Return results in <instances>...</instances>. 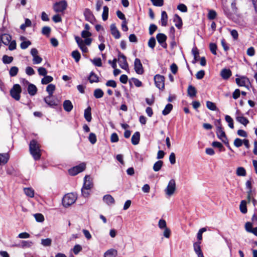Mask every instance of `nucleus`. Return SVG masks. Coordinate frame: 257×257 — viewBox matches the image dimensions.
Wrapping results in <instances>:
<instances>
[{
	"mask_svg": "<svg viewBox=\"0 0 257 257\" xmlns=\"http://www.w3.org/2000/svg\"><path fill=\"white\" fill-rule=\"evenodd\" d=\"M31 44V42L30 41H23L21 43L20 45V47L22 49H26Z\"/></svg>",
	"mask_w": 257,
	"mask_h": 257,
	"instance_id": "obj_59",
	"label": "nucleus"
},
{
	"mask_svg": "<svg viewBox=\"0 0 257 257\" xmlns=\"http://www.w3.org/2000/svg\"><path fill=\"white\" fill-rule=\"evenodd\" d=\"M93 64L98 67H100L102 66L101 60L100 58H94L93 60H92Z\"/></svg>",
	"mask_w": 257,
	"mask_h": 257,
	"instance_id": "obj_62",
	"label": "nucleus"
},
{
	"mask_svg": "<svg viewBox=\"0 0 257 257\" xmlns=\"http://www.w3.org/2000/svg\"><path fill=\"white\" fill-rule=\"evenodd\" d=\"M176 189V187L175 180L172 179L169 182L168 185L165 189L164 191L167 196L170 197L174 194Z\"/></svg>",
	"mask_w": 257,
	"mask_h": 257,
	"instance_id": "obj_4",
	"label": "nucleus"
},
{
	"mask_svg": "<svg viewBox=\"0 0 257 257\" xmlns=\"http://www.w3.org/2000/svg\"><path fill=\"white\" fill-rule=\"evenodd\" d=\"M134 67L136 72L138 74H142L144 73L143 65L140 60L136 58L135 60Z\"/></svg>",
	"mask_w": 257,
	"mask_h": 257,
	"instance_id": "obj_10",
	"label": "nucleus"
},
{
	"mask_svg": "<svg viewBox=\"0 0 257 257\" xmlns=\"http://www.w3.org/2000/svg\"><path fill=\"white\" fill-rule=\"evenodd\" d=\"M233 144L236 147L239 148L242 145L243 140L239 138H236L234 141Z\"/></svg>",
	"mask_w": 257,
	"mask_h": 257,
	"instance_id": "obj_57",
	"label": "nucleus"
},
{
	"mask_svg": "<svg viewBox=\"0 0 257 257\" xmlns=\"http://www.w3.org/2000/svg\"><path fill=\"white\" fill-rule=\"evenodd\" d=\"M88 80L91 83L98 82L99 81L98 77L93 72H91L90 73Z\"/></svg>",
	"mask_w": 257,
	"mask_h": 257,
	"instance_id": "obj_30",
	"label": "nucleus"
},
{
	"mask_svg": "<svg viewBox=\"0 0 257 257\" xmlns=\"http://www.w3.org/2000/svg\"><path fill=\"white\" fill-rule=\"evenodd\" d=\"M45 102L50 107H54L58 104V101L52 98V96H48L44 98Z\"/></svg>",
	"mask_w": 257,
	"mask_h": 257,
	"instance_id": "obj_13",
	"label": "nucleus"
},
{
	"mask_svg": "<svg viewBox=\"0 0 257 257\" xmlns=\"http://www.w3.org/2000/svg\"><path fill=\"white\" fill-rule=\"evenodd\" d=\"M225 119L226 121L228 123L229 127L231 128H233L234 124L233 119L229 115H226L225 116Z\"/></svg>",
	"mask_w": 257,
	"mask_h": 257,
	"instance_id": "obj_45",
	"label": "nucleus"
},
{
	"mask_svg": "<svg viewBox=\"0 0 257 257\" xmlns=\"http://www.w3.org/2000/svg\"><path fill=\"white\" fill-rule=\"evenodd\" d=\"M161 25L162 26H166L168 23V15L165 11H162L161 13Z\"/></svg>",
	"mask_w": 257,
	"mask_h": 257,
	"instance_id": "obj_25",
	"label": "nucleus"
},
{
	"mask_svg": "<svg viewBox=\"0 0 257 257\" xmlns=\"http://www.w3.org/2000/svg\"><path fill=\"white\" fill-rule=\"evenodd\" d=\"M84 15L86 21L92 22L94 20V17L92 12L89 9H85L84 11Z\"/></svg>",
	"mask_w": 257,
	"mask_h": 257,
	"instance_id": "obj_14",
	"label": "nucleus"
},
{
	"mask_svg": "<svg viewBox=\"0 0 257 257\" xmlns=\"http://www.w3.org/2000/svg\"><path fill=\"white\" fill-rule=\"evenodd\" d=\"M156 40L154 37H151L148 41V46L152 49H154L156 45Z\"/></svg>",
	"mask_w": 257,
	"mask_h": 257,
	"instance_id": "obj_51",
	"label": "nucleus"
},
{
	"mask_svg": "<svg viewBox=\"0 0 257 257\" xmlns=\"http://www.w3.org/2000/svg\"><path fill=\"white\" fill-rule=\"evenodd\" d=\"M42 58L39 56L37 55L33 57V63L34 64H38L42 62Z\"/></svg>",
	"mask_w": 257,
	"mask_h": 257,
	"instance_id": "obj_60",
	"label": "nucleus"
},
{
	"mask_svg": "<svg viewBox=\"0 0 257 257\" xmlns=\"http://www.w3.org/2000/svg\"><path fill=\"white\" fill-rule=\"evenodd\" d=\"M2 43L5 45H8L12 40L11 35L8 34H4L1 35Z\"/></svg>",
	"mask_w": 257,
	"mask_h": 257,
	"instance_id": "obj_20",
	"label": "nucleus"
},
{
	"mask_svg": "<svg viewBox=\"0 0 257 257\" xmlns=\"http://www.w3.org/2000/svg\"><path fill=\"white\" fill-rule=\"evenodd\" d=\"M93 186V184L90 176L89 175H86L84 178V183L82 188L91 190Z\"/></svg>",
	"mask_w": 257,
	"mask_h": 257,
	"instance_id": "obj_11",
	"label": "nucleus"
},
{
	"mask_svg": "<svg viewBox=\"0 0 257 257\" xmlns=\"http://www.w3.org/2000/svg\"><path fill=\"white\" fill-rule=\"evenodd\" d=\"M200 244V241L196 242L193 244L194 250L197 255L202 253L201 249Z\"/></svg>",
	"mask_w": 257,
	"mask_h": 257,
	"instance_id": "obj_32",
	"label": "nucleus"
},
{
	"mask_svg": "<svg viewBox=\"0 0 257 257\" xmlns=\"http://www.w3.org/2000/svg\"><path fill=\"white\" fill-rule=\"evenodd\" d=\"M118 61L119 66L123 69L126 70L128 65L126 61V57L122 54L119 53L118 55Z\"/></svg>",
	"mask_w": 257,
	"mask_h": 257,
	"instance_id": "obj_9",
	"label": "nucleus"
},
{
	"mask_svg": "<svg viewBox=\"0 0 257 257\" xmlns=\"http://www.w3.org/2000/svg\"><path fill=\"white\" fill-rule=\"evenodd\" d=\"M163 162L162 161L159 160L157 161L153 166V170L155 172H158L160 171L163 166Z\"/></svg>",
	"mask_w": 257,
	"mask_h": 257,
	"instance_id": "obj_34",
	"label": "nucleus"
},
{
	"mask_svg": "<svg viewBox=\"0 0 257 257\" xmlns=\"http://www.w3.org/2000/svg\"><path fill=\"white\" fill-rule=\"evenodd\" d=\"M84 117L86 120L90 122L91 120V108L90 107H87L84 111Z\"/></svg>",
	"mask_w": 257,
	"mask_h": 257,
	"instance_id": "obj_31",
	"label": "nucleus"
},
{
	"mask_svg": "<svg viewBox=\"0 0 257 257\" xmlns=\"http://www.w3.org/2000/svg\"><path fill=\"white\" fill-rule=\"evenodd\" d=\"M206 106L209 109L212 111H216L218 110L215 104L210 101H207L206 102Z\"/></svg>",
	"mask_w": 257,
	"mask_h": 257,
	"instance_id": "obj_40",
	"label": "nucleus"
},
{
	"mask_svg": "<svg viewBox=\"0 0 257 257\" xmlns=\"http://www.w3.org/2000/svg\"><path fill=\"white\" fill-rule=\"evenodd\" d=\"M53 80V78L49 75H46L41 80V83L43 84H47L50 82H52Z\"/></svg>",
	"mask_w": 257,
	"mask_h": 257,
	"instance_id": "obj_41",
	"label": "nucleus"
},
{
	"mask_svg": "<svg viewBox=\"0 0 257 257\" xmlns=\"http://www.w3.org/2000/svg\"><path fill=\"white\" fill-rule=\"evenodd\" d=\"M51 32V28L48 26H45L42 28V33L46 36H49Z\"/></svg>",
	"mask_w": 257,
	"mask_h": 257,
	"instance_id": "obj_58",
	"label": "nucleus"
},
{
	"mask_svg": "<svg viewBox=\"0 0 257 257\" xmlns=\"http://www.w3.org/2000/svg\"><path fill=\"white\" fill-rule=\"evenodd\" d=\"M247 201L246 200H241L239 205V209L240 212L243 214L247 213V209L246 207Z\"/></svg>",
	"mask_w": 257,
	"mask_h": 257,
	"instance_id": "obj_28",
	"label": "nucleus"
},
{
	"mask_svg": "<svg viewBox=\"0 0 257 257\" xmlns=\"http://www.w3.org/2000/svg\"><path fill=\"white\" fill-rule=\"evenodd\" d=\"M22 92V89L20 85L18 84H14L10 90L11 96L16 100H19L21 97L20 94Z\"/></svg>",
	"mask_w": 257,
	"mask_h": 257,
	"instance_id": "obj_3",
	"label": "nucleus"
},
{
	"mask_svg": "<svg viewBox=\"0 0 257 257\" xmlns=\"http://www.w3.org/2000/svg\"><path fill=\"white\" fill-rule=\"evenodd\" d=\"M19 69L16 66H13L11 68L10 71H9V74L10 75L11 77H14L16 76L18 73Z\"/></svg>",
	"mask_w": 257,
	"mask_h": 257,
	"instance_id": "obj_43",
	"label": "nucleus"
},
{
	"mask_svg": "<svg viewBox=\"0 0 257 257\" xmlns=\"http://www.w3.org/2000/svg\"><path fill=\"white\" fill-rule=\"evenodd\" d=\"M236 174L238 176H245L246 175V172L243 167H239L237 168Z\"/></svg>",
	"mask_w": 257,
	"mask_h": 257,
	"instance_id": "obj_36",
	"label": "nucleus"
},
{
	"mask_svg": "<svg viewBox=\"0 0 257 257\" xmlns=\"http://www.w3.org/2000/svg\"><path fill=\"white\" fill-rule=\"evenodd\" d=\"M36 220L38 222H43L44 220V216L40 213H37L34 215Z\"/></svg>",
	"mask_w": 257,
	"mask_h": 257,
	"instance_id": "obj_64",
	"label": "nucleus"
},
{
	"mask_svg": "<svg viewBox=\"0 0 257 257\" xmlns=\"http://www.w3.org/2000/svg\"><path fill=\"white\" fill-rule=\"evenodd\" d=\"M27 90L28 93L30 95L34 96L36 94L37 92V88L35 85L33 84H29V86H28Z\"/></svg>",
	"mask_w": 257,
	"mask_h": 257,
	"instance_id": "obj_23",
	"label": "nucleus"
},
{
	"mask_svg": "<svg viewBox=\"0 0 257 257\" xmlns=\"http://www.w3.org/2000/svg\"><path fill=\"white\" fill-rule=\"evenodd\" d=\"M10 158L8 153L0 154V165L6 164Z\"/></svg>",
	"mask_w": 257,
	"mask_h": 257,
	"instance_id": "obj_22",
	"label": "nucleus"
},
{
	"mask_svg": "<svg viewBox=\"0 0 257 257\" xmlns=\"http://www.w3.org/2000/svg\"><path fill=\"white\" fill-rule=\"evenodd\" d=\"M71 56L75 59L76 62L79 61L81 55L78 50L73 51L71 53Z\"/></svg>",
	"mask_w": 257,
	"mask_h": 257,
	"instance_id": "obj_39",
	"label": "nucleus"
},
{
	"mask_svg": "<svg viewBox=\"0 0 257 257\" xmlns=\"http://www.w3.org/2000/svg\"><path fill=\"white\" fill-rule=\"evenodd\" d=\"M174 22H175V26L180 29L182 26V21L181 18L177 14L175 15L174 17Z\"/></svg>",
	"mask_w": 257,
	"mask_h": 257,
	"instance_id": "obj_27",
	"label": "nucleus"
},
{
	"mask_svg": "<svg viewBox=\"0 0 257 257\" xmlns=\"http://www.w3.org/2000/svg\"><path fill=\"white\" fill-rule=\"evenodd\" d=\"M216 135L217 137L223 142L227 140V137L222 127H217L216 129Z\"/></svg>",
	"mask_w": 257,
	"mask_h": 257,
	"instance_id": "obj_12",
	"label": "nucleus"
},
{
	"mask_svg": "<svg viewBox=\"0 0 257 257\" xmlns=\"http://www.w3.org/2000/svg\"><path fill=\"white\" fill-rule=\"evenodd\" d=\"M108 12L109 9L107 6L103 7V13L102 14V18L104 21H105L107 20L108 17Z\"/></svg>",
	"mask_w": 257,
	"mask_h": 257,
	"instance_id": "obj_38",
	"label": "nucleus"
},
{
	"mask_svg": "<svg viewBox=\"0 0 257 257\" xmlns=\"http://www.w3.org/2000/svg\"><path fill=\"white\" fill-rule=\"evenodd\" d=\"M209 48L210 51L213 54H216L217 46L215 43H210L209 45Z\"/></svg>",
	"mask_w": 257,
	"mask_h": 257,
	"instance_id": "obj_61",
	"label": "nucleus"
},
{
	"mask_svg": "<svg viewBox=\"0 0 257 257\" xmlns=\"http://www.w3.org/2000/svg\"><path fill=\"white\" fill-rule=\"evenodd\" d=\"M117 255V250L111 248L107 250L104 253V257H116Z\"/></svg>",
	"mask_w": 257,
	"mask_h": 257,
	"instance_id": "obj_19",
	"label": "nucleus"
},
{
	"mask_svg": "<svg viewBox=\"0 0 257 257\" xmlns=\"http://www.w3.org/2000/svg\"><path fill=\"white\" fill-rule=\"evenodd\" d=\"M192 53L194 56V60L193 61V63H195L197 61V57L199 55V52L197 49V48H194L192 50Z\"/></svg>",
	"mask_w": 257,
	"mask_h": 257,
	"instance_id": "obj_50",
	"label": "nucleus"
},
{
	"mask_svg": "<svg viewBox=\"0 0 257 257\" xmlns=\"http://www.w3.org/2000/svg\"><path fill=\"white\" fill-rule=\"evenodd\" d=\"M76 194L70 193L64 195L62 199V204L65 207H67L74 203L77 200Z\"/></svg>",
	"mask_w": 257,
	"mask_h": 257,
	"instance_id": "obj_2",
	"label": "nucleus"
},
{
	"mask_svg": "<svg viewBox=\"0 0 257 257\" xmlns=\"http://www.w3.org/2000/svg\"><path fill=\"white\" fill-rule=\"evenodd\" d=\"M55 89V86L53 84H49L46 88V91L50 96H53V94Z\"/></svg>",
	"mask_w": 257,
	"mask_h": 257,
	"instance_id": "obj_35",
	"label": "nucleus"
},
{
	"mask_svg": "<svg viewBox=\"0 0 257 257\" xmlns=\"http://www.w3.org/2000/svg\"><path fill=\"white\" fill-rule=\"evenodd\" d=\"M2 60L4 64H10L13 61V57L5 55L3 56Z\"/></svg>",
	"mask_w": 257,
	"mask_h": 257,
	"instance_id": "obj_44",
	"label": "nucleus"
},
{
	"mask_svg": "<svg viewBox=\"0 0 257 257\" xmlns=\"http://www.w3.org/2000/svg\"><path fill=\"white\" fill-rule=\"evenodd\" d=\"M196 90L195 87L190 85L187 89L188 95L191 97H194L196 95Z\"/></svg>",
	"mask_w": 257,
	"mask_h": 257,
	"instance_id": "obj_26",
	"label": "nucleus"
},
{
	"mask_svg": "<svg viewBox=\"0 0 257 257\" xmlns=\"http://www.w3.org/2000/svg\"><path fill=\"white\" fill-rule=\"evenodd\" d=\"M64 109L67 112L71 111L73 107L72 102L69 100H66L63 104Z\"/></svg>",
	"mask_w": 257,
	"mask_h": 257,
	"instance_id": "obj_18",
	"label": "nucleus"
},
{
	"mask_svg": "<svg viewBox=\"0 0 257 257\" xmlns=\"http://www.w3.org/2000/svg\"><path fill=\"white\" fill-rule=\"evenodd\" d=\"M86 168V164L84 163H82L79 165L73 167L69 170V173L72 176H75L78 173L83 171Z\"/></svg>",
	"mask_w": 257,
	"mask_h": 257,
	"instance_id": "obj_6",
	"label": "nucleus"
},
{
	"mask_svg": "<svg viewBox=\"0 0 257 257\" xmlns=\"http://www.w3.org/2000/svg\"><path fill=\"white\" fill-rule=\"evenodd\" d=\"M140 140V134L139 132H136L134 133V134L133 135L131 141L132 143L134 145H137L139 143Z\"/></svg>",
	"mask_w": 257,
	"mask_h": 257,
	"instance_id": "obj_21",
	"label": "nucleus"
},
{
	"mask_svg": "<svg viewBox=\"0 0 257 257\" xmlns=\"http://www.w3.org/2000/svg\"><path fill=\"white\" fill-rule=\"evenodd\" d=\"M90 190H89V189H86L85 188H82V189H81L82 195L85 198L88 197V196L90 195Z\"/></svg>",
	"mask_w": 257,
	"mask_h": 257,
	"instance_id": "obj_63",
	"label": "nucleus"
},
{
	"mask_svg": "<svg viewBox=\"0 0 257 257\" xmlns=\"http://www.w3.org/2000/svg\"><path fill=\"white\" fill-rule=\"evenodd\" d=\"M231 75V71L229 69H223L220 72L221 76L223 79L225 80L228 79Z\"/></svg>",
	"mask_w": 257,
	"mask_h": 257,
	"instance_id": "obj_17",
	"label": "nucleus"
},
{
	"mask_svg": "<svg viewBox=\"0 0 257 257\" xmlns=\"http://www.w3.org/2000/svg\"><path fill=\"white\" fill-rule=\"evenodd\" d=\"M88 140L92 144H94L97 141L96 136L95 134L91 133L89 134Z\"/></svg>",
	"mask_w": 257,
	"mask_h": 257,
	"instance_id": "obj_48",
	"label": "nucleus"
},
{
	"mask_svg": "<svg viewBox=\"0 0 257 257\" xmlns=\"http://www.w3.org/2000/svg\"><path fill=\"white\" fill-rule=\"evenodd\" d=\"M25 194L30 197H33L34 196V190L31 188H25L24 189Z\"/></svg>",
	"mask_w": 257,
	"mask_h": 257,
	"instance_id": "obj_42",
	"label": "nucleus"
},
{
	"mask_svg": "<svg viewBox=\"0 0 257 257\" xmlns=\"http://www.w3.org/2000/svg\"><path fill=\"white\" fill-rule=\"evenodd\" d=\"M67 7V3L65 1H61L56 3L53 5V9L57 13L64 12Z\"/></svg>",
	"mask_w": 257,
	"mask_h": 257,
	"instance_id": "obj_7",
	"label": "nucleus"
},
{
	"mask_svg": "<svg viewBox=\"0 0 257 257\" xmlns=\"http://www.w3.org/2000/svg\"><path fill=\"white\" fill-rule=\"evenodd\" d=\"M156 86L160 90H163L165 87V77L161 75L157 74L154 78Z\"/></svg>",
	"mask_w": 257,
	"mask_h": 257,
	"instance_id": "obj_5",
	"label": "nucleus"
},
{
	"mask_svg": "<svg viewBox=\"0 0 257 257\" xmlns=\"http://www.w3.org/2000/svg\"><path fill=\"white\" fill-rule=\"evenodd\" d=\"M231 11L232 12L233 14H235L237 12V8L236 6V0H231Z\"/></svg>",
	"mask_w": 257,
	"mask_h": 257,
	"instance_id": "obj_56",
	"label": "nucleus"
},
{
	"mask_svg": "<svg viewBox=\"0 0 257 257\" xmlns=\"http://www.w3.org/2000/svg\"><path fill=\"white\" fill-rule=\"evenodd\" d=\"M52 240L50 238L42 239L41 244L44 246H49L51 244Z\"/></svg>",
	"mask_w": 257,
	"mask_h": 257,
	"instance_id": "obj_52",
	"label": "nucleus"
},
{
	"mask_svg": "<svg viewBox=\"0 0 257 257\" xmlns=\"http://www.w3.org/2000/svg\"><path fill=\"white\" fill-rule=\"evenodd\" d=\"M82 249L81 246L79 244H76L73 248V251L75 254H78Z\"/></svg>",
	"mask_w": 257,
	"mask_h": 257,
	"instance_id": "obj_55",
	"label": "nucleus"
},
{
	"mask_svg": "<svg viewBox=\"0 0 257 257\" xmlns=\"http://www.w3.org/2000/svg\"><path fill=\"white\" fill-rule=\"evenodd\" d=\"M212 147H213L214 148H218L219 149L220 151H222L224 150L223 146L222 145V144L221 143H220L219 142H216V141L213 142L212 143Z\"/></svg>",
	"mask_w": 257,
	"mask_h": 257,
	"instance_id": "obj_47",
	"label": "nucleus"
},
{
	"mask_svg": "<svg viewBox=\"0 0 257 257\" xmlns=\"http://www.w3.org/2000/svg\"><path fill=\"white\" fill-rule=\"evenodd\" d=\"M110 31L112 35L115 39H117L120 37V32L116 28L115 25L114 24H112L110 25Z\"/></svg>",
	"mask_w": 257,
	"mask_h": 257,
	"instance_id": "obj_15",
	"label": "nucleus"
},
{
	"mask_svg": "<svg viewBox=\"0 0 257 257\" xmlns=\"http://www.w3.org/2000/svg\"><path fill=\"white\" fill-rule=\"evenodd\" d=\"M217 16L216 12L214 10H210L208 14V19L209 20H214Z\"/></svg>",
	"mask_w": 257,
	"mask_h": 257,
	"instance_id": "obj_53",
	"label": "nucleus"
},
{
	"mask_svg": "<svg viewBox=\"0 0 257 257\" xmlns=\"http://www.w3.org/2000/svg\"><path fill=\"white\" fill-rule=\"evenodd\" d=\"M156 39L158 43L164 48H166L167 47V43H166L167 40V36L163 33H159L156 36Z\"/></svg>",
	"mask_w": 257,
	"mask_h": 257,
	"instance_id": "obj_8",
	"label": "nucleus"
},
{
	"mask_svg": "<svg viewBox=\"0 0 257 257\" xmlns=\"http://www.w3.org/2000/svg\"><path fill=\"white\" fill-rule=\"evenodd\" d=\"M235 81L238 86H245L246 84L249 82V79L245 77H241L240 78H236Z\"/></svg>",
	"mask_w": 257,
	"mask_h": 257,
	"instance_id": "obj_16",
	"label": "nucleus"
},
{
	"mask_svg": "<svg viewBox=\"0 0 257 257\" xmlns=\"http://www.w3.org/2000/svg\"><path fill=\"white\" fill-rule=\"evenodd\" d=\"M33 243L31 241L29 240H23L22 241V244L21 245H17V246H21L23 248L25 247H29L32 246Z\"/></svg>",
	"mask_w": 257,
	"mask_h": 257,
	"instance_id": "obj_46",
	"label": "nucleus"
},
{
	"mask_svg": "<svg viewBox=\"0 0 257 257\" xmlns=\"http://www.w3.org/2000/svg\"><path fill=\"white\" fill-rule=\"evenodd\" d=\"M93 95L96 98H100L103 97L104 92L101 89L97 88L94 90Z\"/></svg>",
	"mask_w": 257,
	"mask_h": 257,
	"instance_id": "obj_33",
	"label": "nucleus"
},
{
	"mask_svg": "<svg viewBox=\"0 0 257 257\" xmlns=\"http://www.w3.org/2000/svg\"><path fill=\"white\" fill-rule=\"evenodd\" d=\"M103 201L108 205H110L114 203V198L110 195H105L103 197Z\"/></svg>",
	"mask_w": 257,
	"mask_h": 257,
	"instance_id": "obj_24",
	"label": "nucleus"
},
{
	"mask_svg": "<svg viewBox=\"0 0 257 257\" xmlns=\"http://www.w3.org/2000/svg\"><path fill=\"white\" fill-rule=\"evenodd\" d=\"M236 120L244 126H246L249 123L247 118L243 116H236Z\"/></svg>",
	"mask_w": 257,
	"mask_h": 257,
	"instance_id": "obj_29",
	"label": "nucleus"
},
{
	"mask_svg": "<svg viewBox=\"0 0 257 257\" xmlns=\"http://www.w3.org/2000/svg\"><path fill=\"white\" fill-rule=\"evenodd\" d=\"M151 1L156 7H161L164 5V0H151Z\"/></svg>",
	"mask_w": 257,
	"mask_h": 257,
	"instance_id": "obj_54",
	"label": "nucleus"
},
{
	"mask_svg": "<svg viewBox=\"0 0 257 257\" xmlns=\"http://www.w3.org/2000/svg\"><path fill=\"white\" fill-rule=\"evenodd\" d=\"M173 108V105L171 103L167 104L164 109L162 111V113L164 115L168 114Z\"/></svg>",
	"mask_w": 257,
	"mask_h": 257,
	"instance_id": "obj_37",
	"label": "nucleus"
},
{
	"mask_svg": "<svg viewBox=\"0 0 257 257\" xmlns=\"http://www.w3.org/2000/svg\"><path fill=\"white\" fill-rule=\"evenodd\" d=\"M207 230L205 227L200 229L197 234V238L198 240L200 241L202 239V233Z\"/></svg>",
	"mask_w": 257,
	"mask_h": 257,
	"instance_id": "obj_49",
	"label": "nucleus"
},
{
	"mask_svg": "<svg viewBox=\"0 0 257 257\" xmlns=\"http://www.w3.org/2000/svg\"><path fill=\"white\" fill-rule=\"evenodd\" d=\"M29 148L30 153L33 157L34 159L35 160H39L41 154L40 146L38 142L35 140H32L30 142Z\"/></svg>",
	"mask_w": 257,
	"mask_h": 257,
	"instance_id": "obj_1",
	"label": "nucleus"
}]
</instances>
